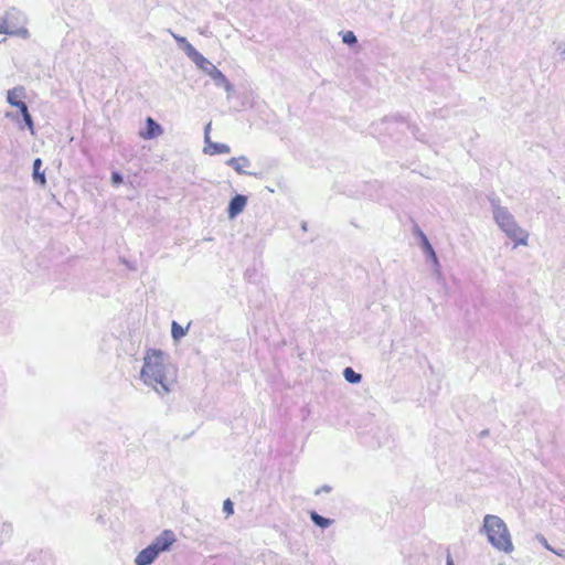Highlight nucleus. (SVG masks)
I'll return each mask as SVG.
<instances>
[{
    "mask_svg": "<svg viewBox=\"0 0 565 565\" xmlns=\"http://www.w3.org/2000/svg\"><path fill=\"white\" fill-rule=\"evenodd\" d=\"M140 376L146 385L151 386L158 394L164 395L171 391L174 383L175 367L169 362L164 352L150 350L143 358Z\"/></svg>",
    "mask_w": 565,
    "mask_h": 565,
    "instance_id": "f257e3e1",
    "label": "nucleus"
},
{
    "mask_svg": "<svg viewBox=\"0 0 565 565\" xmlns=\"http://www.w3.org/2000/svg\"><path fill=\"white\" fill-rule=\"evenodd\" d=\"M481 532L486 533L490 544L504 553H512L514 547L510 532L504 521L492 514H487L483 519Z\"/></svg>",
    "mask_w": 565,
    "mask_h": 565,
    "instance_id": "f03ea898",
    "label": "nucleus"
},
{
    "mask_svg": "<svg viewBox=\"0 0 565 565\" xmlns=\"http://www.w3.org/2000/svg\"><path fill=\"white\" fill-rule=\"evenodd\" d=\"M493 218L505 235L515 243V246L527 245L529 233L518 224L507 207L493 202Z\"/></svg>",
    "mask_w": 565,
    "mask_h": 565,
    "instance_id": "7ed1b4c3",
    "label": "nucleus"
},
{
    "mask_svg": "<svg viewBox=\"0 0 565 565\" xmlns=\"http://www.w3.org/2000/svg\"><path fill=\"white\" fill-rule=\"evenodd\" d=\"M3 19L9 29L8 35L19 36L21 39H29L30 32L25 28L28 23L26 14L15 7H11L3 13Z\"/></svg>",
    "mask_w": 565,
    "mask_h": 565,
    "instance_id": "20e7f679",
    "label": "nucleus"
},
{
    "mask_svg": "<svg viewBox=\"0 0 565 565\" xmlns=\"http://www.w3.org/2000/svg\"><path fill=\"white\" fill-rule=\"evenodd\" d=\"M198 68L209 75L215 83L216 86L223 87L227 93L233 90V85L226 78V76L213 65L206 57L201 55L196 62H194Z\"/></svg>",
    "mask_w": 565,
    "mask_h": 565,
    "instance_id": "39448f33",
    "label": "nucleus"
},
{
    "mask_svg": "<svg viewBox=\"0 0 565 565\" xmlns=\"http://www.w3.org/2000/svg\"><path fill=\"white\" fill-rule=\"evenodd\" d=\"M414 232L419 237L420 247H422L423 252L425 253L427 259L431 262L435 274L439 277L441 275L440 264H439L438 257L436 255V252L433 248L428 237L425 235V233L418 226H415Z\"/></svg>",
    "mask_w": 565,
    "mask_h": 565,
    "instance_id": "423d86ee",
    "label": "nucleus"
},
{
    "mask_svg": "<svg viewBox=\"0 0 565 565\" xmlns=\"http://www.w3.org/2000/svg\"><path fill=\"white\" fill-rule=\"evenodd\" d=\"M175 542V535L170 530H164L158 535L150 546L156 550V553L169 551L171 545Z\"/></svg>",
    "mask_w": 565,
    "mask_h": 565,
    "instance_id": "0eeeda50",
    "label": "nucleus"
},
{
    "mask_svg": "<svg viewBox=\"0 0 565 565\" xmlns=\"http://www.w3.org/2000/svg\"><path fill=\"white\" fill-rule=\"evenodd\" d=\"M226 164L233 168L238 174L253 175L255 178L262 177L260 173L245 170V168L250 167V160L245 156L231 158L226 161Z\"/></svg>",
    "mask_w": 565,
    "mask_h": 565,
    "instance_id": "6e6552de",
    "label": "nucleus"
},
{
    "mask_svg": "<svg viewBox=\"0 0 565 565\" xmlns=\"http://www.w3.org/2000/svg\"><path fill=\"white\" fill-rule=\"evenodd\" d=\"M168 32L180 44L186 56L193 63L196 62L202 54L184 36L175 34L172 30H168Z\"/></svg>",
    "mask_w": 565,
    "mask_h": 565,
    "instance_id": "1a4fd4ad",
    "label": "nucleus"
},
{
    "mask_svg": "<svg viewBox=\"0 0 565 565\" xmlns=\"http://www.w3.org/2000/svg\"><path fill=\"white\" fill-rule=\"evenodd\" d=\"M247 198L242 194H236L228 204L227 214L230 218L236 217L239 213L243 212L246 206Z\"/></svg>",
    "mask_w": 565,
    "mask_h": 565,
    "instance_id": "9d476101",
    "label": "nucleus"
},
{
    "mask_svg": "<svg viewBox=\"0 0 565 565\" xmlns=\"http://www.w3.org/2000/svg\"><path fill=\"white\" fill-rule=\"evenodd\" d=\"M159 554L156 553V550H153L150 545H148L146 548L140 551L136 558L135 564L136 565H150L154 562V559L158 557Z\"/></svg>",
    "mask_w": 565,
    "mask_h": 565,
    "instance_id": "9b49d317",
    "label": "nucleus"
},
{
    "mask_svg": "<svg viewBox=\"0 0 565 565\" xmlns=\"http://www.w3.org/2000/svg\"><path fill=\"white\" fill-rule=\"evenodd\" d=\"M147 124V130L143 132H140V137L143 139H152L158 136H160L163 130L162 127L156 122L151 117H148L146 120Z\"/></svg>",
    "mask_w": 565,
    "mask_h": 565,
    "instance_id": "f8f14e48",
    "label": "nucleus"
},
{
    "mask_svg": "<svg viewBox=\"0 0 565 565\" xmlns=\"http://www.w3.org/2000/svg\"><path fill=\"white\" fill-rule=\"evenodd\" d=\"M25 96L24 88L22 86H17L7 93V102L17 108L19 105H23L24 103L21 100Z\"/></svg>",
    "mask_w": 565,
    "mask_h": 565,
    "instance_id": "ddd939ff",
    "label": "nucleus"
},
{
    "mask_svg": "<svg viewBox=\"0 0 565 565\" xmlns=\"http://www.w3.org/2000/svg\"><path fill=\"white\" fill-rule=\"evenodd\" d=\"M231 151V148L226 143H218L209 141L205 142V147L203 149V152L210 156L220 154V153H228Z\"/></svg>",
    "mask_w": 565,
    "mask_h": 565,
    "instance_id": "4468645a",
    "label": "nucleus"
},
{
    "mask_svg": "<svg viewBox=\"0 0 565 565\" xmlns=\"http://www.w3.org/2000/svg\"><path fill=\"white\" fill-rule=\"evenodd\" d=\"M41 167H42V160L40 158H36L33 161L32 178H33L35 183H39L42 186H44L46 184V179H45L44 171L41 170Z\"/></svg>",
    "mask_w": 565,
    "mask_h": 565,
    "instance_id": "2eb2a0df",
    "label": "nucleus"
},
{
    "mask_svg": "<svg viewBox=\"0 0 565 565\" xmlns=\"http://www.w3.org/2000/svg\"><path fill=\"white\" fill-rule=\"evenodd\" d=\"M19 110L23 117V121L25 122L28 129L30 130V132L32 135H34V125H33L32 116L29 113L26 104L24 103L23 105H19Z\"/></svg>",
    "mask_w": 565,
    "mask_h": 565,
    "instance_id": "dca6fc26",
    "label": "nucleus"
},
{
    "mask_svg": "<svg viewBox=\"0 0 565 565\" xmlns=\"http://www.w3.org/2000/svg\"><path fill=\"white\" fill-rule=\"evenodd\" d=\"M343 377L351 384H358L361 382V374L356 373L352 367H345L343 370Z\"/></svg>",
    "mask_w": 565,
    "mask_h": 565,
    "instance_id": "f3484780",
    "label": "nucleus"
},
{
    "mask_svg": "<svg viewBox=\"0 0 565 565\" xmlns=\"http://www.w3.org/2000/svg\"><path fill=\"white\" fill-rule=\"evenodd\" d=\"M310 519L317 526L322 529L328 527L332 523L330 519L323 518L315 511L310 513Z\"/></svg>",
    "mask_w": 565,
    "mask_h": 565,
    "instance_id": "a211bd4d",
    "label": "nucleus"
},
{
    "mask_svg": "<svg viewBox=\"0 0 565 565\" xmlns=\"http://www.w3.org/2000/svg\"><path fill=\"white\" fill-rule=\"evenodd\" d=\"M171 334L173 340L178 341L186 334V329L173 321L171 324Z\"/></svg>",
    "mask_w": 565,
    "mask_h": 565,
    "instance_id": "6ab92c4d",
    "label": "nucleus"
},
{
    "mask_svg": "<svg viewBox=\"0 0 565 565\" xmlns=\"http://www.w3.org/2000/svg\"><path fill=\"white\" fill-rule=\"evenodd\" d=\"M342 41L348 45H353L358 42V39L352 31H347L342 33Z\"/></svg>",
    "mask_w": 565,
    "mask_h": 565,
    "instance_id": "aec40b11",
    "label": "nucleus"
},
{
    "mask_svg": "<svg viewBox=\"0 0 565 565\" xmlns=\"http://www.w3.org/2000/svg\"><path fill=\"white\" fill-rule=\"evenodd\" d=\"M111 183L114 185H119L122 183V175L119 172H113L111 173Z\"/></svg>",
    "mask_w": 565,
    "mask_h": 565,
    "instance_id": "412c9836",
    "label": "nucleus"
},
{
    "mask_svg": "<svg viewBox=\"0 0 565 565\" xmlns=\"http://www.w3.org/2000/svg\"><path fill=\"white\" fill-rule=\"evenodd\" d=\"M223 510L227 513V514H233V503L230 499L225 500L224 503H223Z\"/></svg>",
    "mask_w": 565,
    "mask_h": 565,
    "instance_id": "4be33fe9",
    "label": "nucleus"
},
{
    "mask_svg": "<svg viewBox=\"0 0 565 565\" xmlns=\"http://www.w3.org/2000/svg\"><path fill=\"white\" fill-rule=\"evenodd\" d=\"M536 540L548 551H553V547L547 543L546 539L541 535V534H537L536 535Z\"/></svg>",
    "mask_w": 565,
    "mask_h": 565,
    "instance_id": "5701e85b",
    "label": "nucleus"
},
{
    "mask_svg": "<svg viewBox=\"0 0 565 565\" xmlns=\"http://www.w3.org/2000/svg\"><path fill=\"white\" fill-rule=\"evenodd\" d=\"M9 29L6 24V21L3 17H0V34H7L8 35Z\"/></svg>",
    "mask_w": 565,
    "mask_h": 565,
    "instance_id": "b1692460",
    "label": "nucleus"
},
{
    "mask_svg": "<svg viewBox=\"0 0 565 565\" xmlns=\"http://www.w3.org/2000/svg\"><path fill=\"white\" fill-rule=\"evenodd\" d=\"M210 130H211V122H209L206 126H205V129H204V141L205 142H209L211 139H210Z\"/></svg>",
    "mask_w": 565,
    "mask_h": 565,
    "instance_id": "393cba45",
    "label": "nucleus"
},
{
    "mask_svg": "<svg viewBox=\"0 0 565 565\" xmlns=\"http://www.w3.org/2000/svg\"><path fill=\"white\" fill-rule=\"evenodd\" d=\"M447 565H454V561H452L450 554H448V556H447Z\"/></svg>",
    "mask_w": 565,
    "mask_h": 565,
    "instance_id": "a878e982",
    "label": "nucleus"
},
{
    "mask_svg": "<svg viewBox=\"0 0 565 565\" xmlns=\"http://www.w3.org/2000/svg\"><path fill=\"white\" fill-rule=\"evenodd\" d=\"M552 552H553V553H555V554H556V555H558V556H564L563 551H556V550H554V548H553V551H552Z\"/></svg>",
    "mask_w": 565,
    "mask_h": 565,
    "instance_id": "bb28decb",
    "label": "nucleus"
},
{
    "mask_svg": "<svg viewBox=\"0 0 565 565\" xmlns=\"http://www.w3.org/2000/svg\"><path fill=\"white\" fill-rule=\"evenodd\" d=\"M561 55L565 56V46L563 47Z\"/></svg>",
    "mask_w": 565,
    "mask_h": 565,
    "instance_id": "cd10ccee",
    "label": "nucleus"
}]
</instances>
